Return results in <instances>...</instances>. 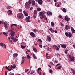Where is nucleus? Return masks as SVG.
<instances>
[{
  "label": "nucleus",
  "mask_w": 75,
  "mask_h": 75,
  "mask_svg": "<svg viewBox=\"0 0 75 75\" xmlns=\"http://www.w3.org/2000/svg\"><path fill=\"white\" fill-rule=\"evenodd\" d=\"M71 70L73 72H75V70H74L73 69H71Z\"/></svg>",
  "instance_id": "44"
},
{
  "label": "nucleus",
  "mask_w": 75,
  "mask_h": 75,
  "mask_svg": "<svg viewBox=\"0 0 75 75\" xmlns=\"http://www.w3.org/2000/svg\"><path fill=\"white\" fill-rule=\"evenodd\" d=\"M37 10L39 12L41 11V9L40 8L38 7L37 8Z\"/></svg>",
  "instance_id": "21"
},
{
  "label": "nucleus",
  "mask_w": 75,
  "mask_h": 75,
  "mask_svg": "<svg viewBox=\"0 0 75 75\" xmlns=\"http://www.w3.org/2000/svg\"><path fill=\"white\" fill-rule=\"evenodd\" d=\"M49 72L50 73H52V69L50 70Z\"/></svg>",
  "instance_id": "45"
},
{
  "label": "nucleus",
  "mask_w": 75,
  "mask_h": 75,
  "mask_svg": "<svg viewBox=\"0 0 75 75\" xmlns=\"http://www.w3.org/2000/svg\"><path fill=\"white\" fill-rule=\"evenodd\" d=\"M11 67L13 69H14L16 67V65H13V66H12V65H11Z\"/></svg>",
  "instance_id": "25"
},
{
  "label": "nucleus",
  "mask_w": 75,
  "mask_h": 75,
  "mask_svg": "<svg viewBox=\"0 0 75 75\" xmlns=\"http://www.w3.org/2000/svg\"><path fill=\"white\" fill-rule=\"evenodd\" d=\"M24 60H22L21 61V64H23L24 63Z\"/></svg>",
  "instance_id": "38"
},
{
  "label": "nucleus",
  "mask_w": 75,
  "mask_h": 75,
  "mask_svg": "<svg viewBox=\"0 0 75 75\" xmlns=\"http://www.w3.org/2000/svg\"><path fill=\"white\" fill-rule=\"evenodd\" d=\"M42 42V40L40 39H39L38 40V42Z\"/></svg>",
  "instance_id": "30"
},
{
  "label": "nucleus",
  "mask_w": 75,
  "mask_h": 75,
  "mask_svg": "<svg viewBox=\"0 0 75 75\" xmlns=\"http://www.w3.org/2000/svg\"><path fill=\"white\" fill-rule=\"evenodd\" d=\"M11 30L12 31L14 30V29L13 28H11Z\"/></svg>",
  "instance_id": "62"
},
{
  "label": "nucleus",
  "mask_w": 75,
  "mask_h": 75,
  "mask_svg": "<svg viewBox=\"0 0 75 75\" xmlns=\"http://www.w3.org/2000/svg\"><path fill=\"white\" fill-rule=\"evenodd\" d=\"M33 7H30V10H33Z\"/></svg>",
  "instance_id": "51"
},
{
  "label": "nucleus",
  "mask_w": 75,
  "mask_h": 75,
  "mask_svg": "<svg viewBox=\"0 0 75 75\" xmlns=\"http://www.w3.org/2000/svg\"><path fill=\"white\" fill-rule=\"evenodd\" d=\"M73 47L74 48H75V45H73Z\"/></svg>",
  "instance_id": "64"
},
{
  "label": "nucleus",
  "mask_w": 75,
  "mask_h": 75,
  "mask_svg": "<svg viewBox=\"0 0 75 75\" xmlns=\"http://www.w3.org/2000/svg\"><path fill=\"white\" fill-rule=\"evenodd\" d=\"M27 58L29 60L30 59L31 57L30 55H27Z\"/></svg>",
  "instance_id": "26"
},
{
  "label": "nucleus",
  "mask_w": 75,
  "mask_h": 75,
  "mask_svg": "<svg viewBox=\"0 0 75 75\" xmlns=\"http://www.w3.org/2000/svg\"><path fill=\"white\" fill-rule=\"evenodd\" d=\"M21 48L23 49H24L25 47V46H23V45H21Z\"/></svg>",
  "instance_id": "35"
},
{
  "label": "nucleus",
  "mask_w": 75,
  "mask_h": 75,
  "mask_svg": "<svg viewBox=\"0 0 75 75\" xmlns=\"http://www.w3.org/2000/svg\"><path fill=\"white\" fill-rule=\"evenodd\" d=\"M49 30L50 32H51V33H53V32H52V28H50Z\"/></svg>",
  "instance_id": "36"
},
{
  "label": "nucleus",
  "mask_w": 75,
  "mask_h": 75,
  "mask_svg": "<svg viewBox=\"0 0 75 75\" xmlns=\"http://www.w3.org/2000/svg\"><path fill=\"white\" fill-rule=\"evenodd\" d=\"M61 46L64 49H65L66 48V45L64 44L63 45L62 44H60Z\"/></svg>",
  "instance_id": "11"
},
{
  "label": "nucleus",
  "mask_w": 75,
  "mask_h": 75,
  "mask_svg": "<svg viewBox=\"0 0 75 75\" xmlns=\"http://www.w3.org/2000/svg\"><path fill=\"white\" fill-rule=\"evenodd\" d=\"M8 71H11V70H12V68H11V67H10V69H8Z\"/></svg>",
  "instance_id": "60"
},
{
  "label": "nucleus",
  "mask_w": 75,
  "mask_h": 75,
  "mask_svg": "<svg viewBox=\"0 0 75 75\" xmlns=\"http://www.w3.org/2000/svg\"><path fill=\"white\" fill-rule=\"evenodd\" d=\"M34 14H37V10H35L34 11Z\"/></svg>",
  "instance_id": "34"
},
{
  "label": "nucleus",
  "mask_w": 75,
  "mask_h": 75,
  "mask_svg": "<svg viewBox=\"0 0 75 75\" xmlns=\"http://www.w3.org/2000/svg\"><path fill=\"white\" fill-rule=\"evenodd\" d=\"M0 46H1L2 47L4 46V44L0 43Z\"/></svg>",
  "instance_id": "39"
},
{
  "label": "nucleus",
  "mask_w": 75,
  "mask_h": 75,
  "mask_svg": "<svg viewBox=\"0 0 75 75\" xmlns=\"http://www.w3.org/2000/svg\"><path fill=\"white\" fill-rule=\"evenodd\" d=\"M57 57H58L59 56V57H60V54H59V53H57Z\"/></svg>",
  "instance_id": "43"
},
{
  "label": "nucleus",
  "mask_w": 75,
  "mask_h": 75,
  "mask_svg": "<svg viewBox=\"0 0 75 75\" xmlns=\"http://www.w3.org/2000/svg\"><path fill=\"white\" fill-rule=\"evenodd\" d=\"M47 38L48 42H50L51 40V38L50 36V35L47 36Z\"/></svg>",
  "instance_id": "9"
},
{
  "label": "nucleus",
  "mask_w": 75,
  "mask_h": 75,
  "mask_svg": "<svg viewBox=\"0 0 75 75\" xmlns=\"http://www.w3.org/2000/svg\"><path fill=\"white\" fill-rule=\"evenodd\" d=\"M71 60H69V62H74V57L73 56H71V58L70 59Z\"/></svg>",
  "instance_id": "6"
},
{
  "label": "nucleus",
  "mask_w": 75,
  "mask_h": 75,
  "mask_svg": "<svg viewBox=\"0 0 75 75\" xmlns=\"http://www.w3.org/2000/svg\"><path fill=\"white\" fill-rule=\"evenodd\" d=\"M38 70H41V69L40 67H39L38 69Z\"/></svg>",
  "instance_id": "53"
},
{
  "label": "nucleus",
  "mask_w": 75,
  "mask_h": 75,
  "mask_svg": "<svg viewBox=\"0 0 75 75\" xmlns=\"http://www.w3.org/2000/svg\"><path fill=\"white\" fill-rule=\"evenodd\" d=\"M59 18H61L62 17V16H59Z\"/></svg>",
  "instance_id": "61"
},
{
  "label": "nucleus",
  "mask_w": 75,
  "mask_h": 75,
  "mask_svg": "<svg viewBox=\"0 0 75 75\" xmlns=\"http://www.w3.org/2000/svg\"><path fill=\"white\" fill-rule=\"evenodd\" d=\"M7 13L9 14H12V11L11 10H9L7 11Z\"/></svg>",
  "instance_id": "23"
},
{
  "label": "nucleus",
  "mask_w": 75,
  "mask_h": 75,
  "mask_svg": "<svg viewBox=\"0 0 75 75\" xmlns=\"http://www.w3.org/2000/svg\"><path fill=\"white\" fill-rule=\"evenodd\" d=\"M28 3V4L30 5L32 3L31 0H29Z\"/></svg>",
  "instance_id": "31"
},
{
  "label": "nucleus",
  "mask_w": 75,
  "mask_h": 75,
  "mask_svg": "<svg viewBox=\"0 0 75 75\" xmlns=\"http://www.w3.org/2000/svg\"><path fill=\"white\" fill-rule=\"evenodd\" d=\"M65 35H66L67 37H68L69 35V33H68L67 32H66L65 33Z\"/></svg>",
  "instance_id": "28"
},
{
  "label": "nucleus",
  "mask_w": 75,
  "mask_h": 75,
  "mask_svg": "<svg viewBox=\"0 0 75 75\" xmlns=\"http://www.w3.org/2000/svg\"><path fill=\"white\" fill-rule=\"evenodd\" d=\"M56 49L57 51H59V49L57 46V47L56 49Z\"/></svg>",
  "instance_id": "41"
},
{
  "label": "nucleus",
  "mask_w": 75,
  "mask_h": 75,
  "mask_svg": "<svg viewBox=\"0 0 75 75\" xmlns=\"http://www.w3.org/2000/svg\"><path fill=\"white\" fill-rule=\"evenodd\" d=\"M19 11L20 12H21L22 11V10L21 9H19Z\"/></svg>",
  "instance_id": "56"
},
{
  "label": "nucleus",
  "mask_w": 75,
  "mask_h": 75,
  "mask_svg": "<svg viewBox=\"0 0 75 75\" xmlns=\"http://www.w3.org/2000/svg\"><path fill=\"white\" fill-rule=\"evenodd\" d=\"M3 22L1 21H0V24H1V23H3Z\"/></svg>",
  "instance_id": "57"
},
{
  "label": "nucleus",
  "mask_w": 75,
  "mask_h": 75,
  "mask_svg": "<svg viewBox=\"0 0 75 75\" xmlns=\"http://www.w3.org/2000/svg\"><path fill=\"white\" fill-rule=\"evenodd\" d=\"M33 50L35 52H37V51L35 48H34L33 49Z\"/></svg>",
  "instance_id": "27"
},
{
  "label": "nucleus",
  "mask_w": 75,
  "mask_h": 75,
  "mask_svg": "<svg viewBox=\"0 0 75 75\" xmlns=\"http://www.w3.org/2000/svg\"><path fill=\"white\" fill-rule=\"evenodd\" d=\"M3 34L4 35H5L7 37L8 35L6 33V32H3Z\"/></svg>",
  "instance_id": "29"
},
{
  "label": "nucleus",
  "mask_w": 75,
  "mask_h": 75,
  "mask_svg": "<svg viewBox=\"0 0 75 75\" xmlns=\"http://www.w3.org/2000/svg\"><path fill=\"white\" fill-rule=\"evenodd\" d=\"M17 16L18 18H24V16H23V15L21 13L18 14Z\"/></svg>",
  "instance_id": "3"
},
{
  "label": "nucleus",
  "mask_w": 75,
  "mask_h": 75,
  "mask_svg": "<svg viewBox=\"0 0 75 75\" xmlns=\"http://www.w3.org/2000/svg\"><path fill=\"white\" fill-rule=\"evenodd\" d=\"M4 26L5 29H7L8 28L7 25L6 24V22H4Z\"/></svg>",
  "instance_id": "13"
},
{
  "label": "nucleus",
  "mask_w": 75,
  "mask_h": 75,
  "mask_svg": "<svg viewBox=\"0 0 75 75\" xmlns=\"http://www.w3.org/2000/svg\"><path fill=\"white\" fill-rule=\"evenodd\" d=\"M30 35L32 36V37L33 38H34L35 37V33L33 32H30Z\"/></svg>",
  "instance_id": "5"
},
{
  "label": "nucleus",
  "mask_w": 75,
  "mask_h": 75,
  "mask_svg": "<svg viewBox=\"0 0 75 75\" xmlns=\"http://www.w3.org/2000/svg\"><path fill=\"white\" fill-rule=\"evenodd\" d=\"M12 8L11 6H8L7 7V9H10V8Z\"/></svg>",
  "instance_id": "32"
},
{
  "label": "nucleus",
  "mask_w": 75,
  "mask_h": 75,
  "mask_svg": "<svg viewBox=\"0 0 75 75\" xmlns=\"http://www.w3.org/2000/svg\"><path fill=\"white\" fill-rule=\"evenodd\" d=\"M50 64L54 66V65L52 62H50Z\"/></svg>",
  "instance_id": "52"
},
{
  "label": "nucleus",
  "mask_w": 75,
  "mask_h": 75,
  "mask_svg": "<svg viewBox=\"0 0 75 75\" xmlns=\"http://www.w3.org/2000/svg\"><path fill=\"white\" fill-rule=\"evenodd\" d=\"M61 10H62V11L64 13H66L67 11V10L65 8H63V9L61 8Z\"/></svg>",
  "instance_id": "18"
},
{
  "label": "nucleus",
  "mask_w": 75,
  "mask_h": 75,
  "mask_svg": "<svg viewBox=\"0 0 75 75\" xmlns=\"http://www.w3.org/2000/svg\"><path fill=\"white\" fill-rule=\"evenodd\" d=\"M45 14L42 11H40V12L39 13V16L40 18L42 19L44 18Z\"/></svg>",
  "instance_id": "1"
},
{
  "label": "nucleus",
  "mask_w": 75,
  "mask_h": 75,
  "mask_svg": "<svg viewBox=\"0 0 75 75\" xmlns=\"http://www.w3.org/2000/svg\"><path fill=\"white\" fill-rule=\"evenodd\" d=\"M30 16H28V17H26V18H25V21L27 23H29L30 22Z\"/></svg>",
  "instance_id": "4"
},
{
  "label": "nucleus",
  "mask_w": 75,
  "mask_h": 75,
  "mask_svg": "<svg viewBox=\"0 0 75 75\" xmlns=\"http://www.w3.org/2000/svg\"><path fill=\"white\" fill-rule=\"evenodd\" d=\"M35 1L33 0L32 2V5H35Z\"/></svg>",
  "instance_id": "24"
},
{
  "label": "nucleus",
  "mask_w": 75,
  "mask_h": 75,
  "mask_svg": "<svg viewBox=\"0 0 75 75\" xmlns=\"http://www.w3.org/2000/svg\"><path fill=\"white\" fill-rule=\"evenodd\" d=\"M68 33H69L68 35V37L69 38H70L71 37V36H72V35L71 34V33L70 32H68Z\"/></svg>",
  "instance_id": "19"
},
{
  "label": "nucleus",
  "mask_w": 75,
  "mask_h": 75,
  "mask_svg": "<svg viewBox=\"0 0 75 75\" xmlns=\"http://www.w3.org/2000/svg\"><path fill=\"white\" fill-rule=\"evenodd\" d=\"M51 25L52 27H54V22L52 21L51 23Z\"/></svg>",
  "instance_id": "22"
},
{
  "label": "nucleus",
  "mask_w": 75,
  "mask_h": 75,
  "mask_svg": "<svg viewBox=\"0 0 75 75\" xmlns=\"http://www.w3.org/2000/svg\"><path fill=\"white\" fill-rule=\"evenodd\" d=\"M9 67V66H8V67H7V66H6V67H5V69H8H8Z\"/></svg>",
  "instance_id": "49"
},
{
  "label": "nucleus",
  "mask_w": 75,
  "mask_h": 75,
  "mask_svg": "<svg viewBox=\"0 0 75 75\" xmlns=\"http://www.w3.org/2000/svg\"><path fill=\"white\" fill-rule=\"evenodd\" d=\"M37 30H33V32L34 33H36L37 32Z\"/></svg>",
  "instance_id": "47"
},
{
  "label": "nucleus",
  "mask_w": 75,
  "mask_h": 75,
  "mask_svg": "<svg viewBox=\"0 0 75 75\" xmlns=\"http://www.w3.org/2000/svg\"><path fill=\"white\" fill-rule=\"evenodd\" d=\"M4 48H6V45L5 44H4Z\"/></svg>",
  "instance_id": "59"
},
{
  "label": "nucleus",
  "mask_w": 75,
  "mask_h": 75,
  "mask_svg": "<svg viewBox=\"0 0 75 75\" xmlns=\"http://www.w3.org/2000/svg\"><path fill=\"white\" fill-rule=\"evenodd\" d=\"M64 52H65V54H67V51H64Z\"/></svg>",
  "instance_id": "55"
},
{
  "label": "nucleus",
  "mask_w": 75,
  "mask_h": 75,
  "mask_svg": "<svg viewBox=\"0 0 75 75\" xmlns=\"http://www.w3.org/2000/svg\"><path fill=\"white\" fill-rule=\"evenodd\" d=\"M57 46L56 45H54L53 46V47L54 49H56V48L57 47Z\"/></svg>",
  "instance_id": "33"
},
{
  "label": "nucleus",
  "mask_w": 75,
  "mask_h": 75,
  "mask_svg": "<svg viewBox=\"0 0 75 75\" xmlns=\"http://www.w3.org/2000/svg\"><path fill=\"white\" fill-rule=\"evenodd\" d=\"M25 58V57H22V59L23 60H24Z\"/></svg>",
  "instance_id": "54"
},
{
  "label": "nucleus",
  "mask_w": 75,
  "mask_h": 75,
  "mask_svg": "<svg viewBox=\"0 0 75 75\" xmlns=\"http://www.w3.org/2000/svg\"><path fill=\"white\" fill-rule=\"evenodd\" d=\"M47 59H51V57L50 56H48L47 57Z\"/></svg>",
  "instance_id": "42"
},
{
  "label": "nucleus",
  "mask_w": 75,
  "mask_h": 75,
  "mask_svg": "<svg viewBox=\"0 0 75 75\" xmlns=\"http://www.w3.org/2000/svg\"><path fill=\"white\" fill-rule=\"evenodd\" d=\"M62 68V67L61 66H59L57 67V69H60Z\"/></svg>",
  "instance_id": "37"
},
{
  "label": "nucleus",
  "mask_w": 75,
  "mask_h": 75,
  "mask_svg": "<svg viewBox=\"0 0 75 75\" xmlns=\"http://www.w3.org/2000/svg\"><path fill=\"white\" fill-rule=\"evenodd\" d=\"M5 75H7V73L6 71H5Z\"/></svg>",
  "instance_id": "63"
},
{
  "label": "nucleus",
  "mask_w": 75,
  "mask_h": 75,
  "mask_svg": "<svg viewBox=\"0 0 75 75\" xmlns=\"http://www.w3.org/2000/svg\"><path fill=\"white\" fill-rule=\"evenodd\" d=\"M30 7V5L28 4V2H27L25 4V8H26V9H28Z\"/></svg>",
  "instance_id": "2"
},
{
  "label": "nucleus",
  "mask_w": 75,
  "mask_h": 75,
  "mask_svg": "<svg viewBox=\"0 0 75 75\" xmlns=\"http://www.w3.org/2000/svg\"><path fill=\"white\" fill-rule=\"evenodd\" d=\"M65 29H66L67 30H68L69 29H70V27L68 25H66V26H65Z\"/></svg>",
  "instance_id": "12"
},
{
  "label": "nucleus",
  "mask_w": 75,
  "mask_h": 75,
  "mask_svg": "<svg viewBox=\"0 0 75 75\" xmlns=\"http://www.w3.org/2000/svg\"><path fill=\"white\" fill-rule=\"evenodd\" d=\"M65 19L67 21V22L68 21H69L70 20V18H68V17H67L66 16H65Z\"/></svg>",
  "instance_id": "17"
},
{
  "label": "nucleus",
  "mask_w": 75,
  "mask_h": 75,
  "mask_svg": "<svg viewBox=\"0 0 75 75\" xmlns=\"http://www.w3.org/2000/svg\"><path fill=\"white\" fill-rule=\"evenodd\" d=\"M34 73V71L32 70L31 72H30V74H33V73Z\"/></svg>",
  "instance_id": "40"
},
{
  "label": "nucleus",
  "mask_w": 75,
  "mask_h": 75,
  "mask_svg": "<svg viewBox=\"0 0 75 75\" xmlns=\"http://www.w3.org/2000/svg\"><path fill=\"white\" fill-rule=\"evenodd\" d=\"M23 12L25 16H28V14L25 11H23Z\"/></svg>",
  "instance_id": "15"
},
{
  "label": "nucleus",
  "mask_w": 75,
  "mask_h": 75,
  "mask_svg": "<svg viewBox=\"0 0 75 75\" xmlns=\"http://www.w3.org/2000/svg\"><path fill=\"white\" fill-rule=\"evenodd\" d=\"M35 59H37V57L35 56L33 57Z\"/></svg>",
  "instance_id": "58"
},
{
  "label": "nucleus",
  "mask_w": 75,
  "mask_h": 75,
  "mask_svg": "<svg viewBox=\"0 0 75 75\" xmlns=\"http://www.w3.org/2000/svg\"><path fill=\"white\" fill-rule=\"evenodd\" d=\"M11 39H12L13 41L14 42H16L18 40L17 39H16L13 37H11Z\"/></svg>",
  "instance_id": "8"
},
{
  "label": "nucleus",
  "mask_w": 75,
  "mask_h": 75,
  "mask_svg": "<svg viewBox=\"0 0 75 75\" xmlns=\"http://www.w3.org/2000/svg\"><path fill=\"white\" fill-rule=\"evenodd\" d=\"M47 14L48 16H51L52 15V13L50 11H48Z\"/></svg>",
  "instance_id": "16"
},
{
  "label": "nucleus",
  "mask_w": 75,
  "mask_h": 75,
  "mask_svg": "<svg viewBox=\"0 0 75 75\" xmlns=\"http://www.w3.org/2000/svg\"><path fill=\"white\" fill-rule=\"evenodd\" d=\"M33 17L34 18H36V16L35 15H33Z\"/></svg>",
  "instance_id": "46"
},
{
  "label": "nucleus",
  "mask_w": 75,
  "mask_h": 75,
  "mask_svg": "<svg viewBox=\"0 0 75 75\" xmlns=\"http://www.w3.org/2000/svg\"><path fill=\"white\" fill-rule=\"evenodd\" d=\"M39 46L41 48H42V45H39Z\"/></svg>",
  "instance_id": "50"
},
{
  "label": "nucleus",
  "mask_w": 75,
  "mask_h": 75,
  "mask_svg": "<svg viewBox=\"0 0 75 75\" xmlns=\"http://www.w3.org/2000/svg\"><path fill=\"white\" fill-rule=\"evenodd\" d=\"M15 34V32L13 31H11L10 33V35L12 37L14 36Z\"/></svg>",
  "instance_id": "7"
},
{
  "label": "nucleus",
  "mask_w": 75,
  "mask_h": 75,
  "mask_svg": "<svg viewBox=\"0 0 75 75\" xmlns=\"http://www.w3.org/2000/svg\"><path fill=\"white\" fill-rule=\"evenodd\" d=\"M14 57L16 58L18 56V54L16 53H14L13 55Z\"/></svg>",
  "instance_id": "20"
},
{
  "label": "nucleus",
  "mask_w": 75,
  "mask_h": 75,
  "mask_svg": "<svg viewBox=\"0 0 75 75\" xmlns=\"http://www.w3.org/2000/svg\"><path fill=\"white\" fill-rule=\"evenodd\" d=\"M28 70H29V69H26L25 70V72H27V71H28Z\"/></svg>",
  "instance_id": "48"
},
{
  "label": "nucleus",
  "mask_w": 75,
  "mask_h": 75,
  "mask_svg": "<svg viewBox=\"0 0 75 75\" xmlns=\"http://www.w3.org/2000/svg\"><path fill=\"white\" fill-rule=\"evenodd\" d=\"M71 30L72 33H75V30L72 27H71Z\"/></svg>",
  "instance_id": "14"
},
{
  "label": "nucleus",
  "mask_w": 75,
  "mask_h": 75,
  "mask_svg": "<svg viewBox=\"0 0 75 75\" xmlns=\"http://www.w3.org/2000/svg\"><path fill=\"white\" fill-rule=\"evenodd\" d=\"M38 2L39 4L41 5L42 4L43 1L42 0H38Z\"/></svg>",
  "instance_id": "10"
}]
</instances>
